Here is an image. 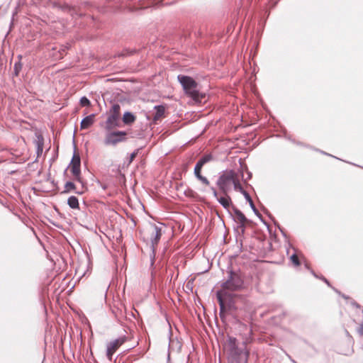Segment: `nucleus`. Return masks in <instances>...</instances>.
Returning <instances> with one entry per match:
<instances>
[{"label": "nucleus", "instance_id": "obj_38", "mask_svg": "<svg viewBox=\"0 0 363 363\" xmlns=\"http://www.w3.org/2000/svg\"><path fill=\"white\" fill-rule=\"evenodd\" d=\"M279 230H280V231L281 232L282 235H283L284 237H286V233L284 232V230H282L279 226Z\"/></svg>", "mask_w": 363, "mask_h": 363}, {"label": "nucleus", "instance_id": "obj_27", "mask_svg": "<svg viewBox=\"0 0 363 363\" xmlns=\"http://www.w3.org/2000/svg\"><path fill=\"white\" fill-rule=\"evenodd\" d=\"M82 106L88 107L91 106V101L86 96H82L79 100Z\"/></svg>", "mask_w": 363, "mask_h": 363}, {"label": "nucleus", "instance_id": "obj_26", "mask_svg": "<svg viewBox=\"0 0 363 363\" xmlns=\"http://www.w3.org/2000/svg\"><path fill=\"white\" fill-rule=\"evenodd\" d=\"M76 189V185L74 182L68 181L65 184V189L62 191L63 194H67Z\"/></svg>", "mask_w": 363, "mask_h": 363}, {"label": "nucleus", "instance_id": "obj_3", "mask_svg": "<svg viewBox=\"0 0 363 363\" xmlns=\"http://www.w3.org/2000/svg\"><path fill=\"white\" fill-rule=\"evenodd\" d=\"M235 337L229 336L228 338V356L233 363H247L249 352L245 347H239Z\"/></svg>", "mask_w": 363, "mask_h": 363}, {"label": "nucleus", "instance_id": "obj_35", "mask_svg": "<svg viewBox=\"0 0 363 363\" xmlns=\"http://www.w3.org/2000/svg\"><path fill=\"white\" fill-rule=\"evenodd\" d=\"M238 191H240L245 198H250V194L243 189V187L242 188V189H240Z\"/></svg>", "mask_w": 363, "mask_h": 363}, {"label": "nucleus", "instance_id": "obj_36", "mask_svg": "<svg viewBox=\"0 0 363 363\" xmlns=\"http://www.w3.org/2000/svg\"><path fill=\"white\" fill-rule=\"evenodd\" d=\"M43 151V147H36V154L37 156L39 157L42 155Z\"/></svg>", "mask_w": 363, "mask_h": 363}, {"label": "nucleus", "instance_id": "obj_39", "mask_svg": "<svg viewBox=\"0 0 363 363\" xmlns=\"http://www.w3.org/2000/svg\"><path fill=\"white\" fill-rule=\"evenodd\" d=\"M311 272L314 277H318V276L315 274L313 270L311 269Z\"/></svg>", "mask_w": 363, "mask_h": 363}, {"label": "nucleus", "instance_id": "obj_34", "mask_svg": "<svg viewBox=\"0 0 363 363\" xmlns=\"http://www.w3.org/2000/svg\"><path fill=\"white\" fill-rule=\"evenodd\" d=\"M211 191H212L213 194V196L216 199V200L218 201V199H219L218 197V194L217 192V190L216 189L215 187L213 186H211Z\"/></svg>", "mask_w": 363, "mask_h": 363}, {"label": "nucleus", "instance_id": "obj_19", "mask_svg": "<svg viewBox=\"0 0 363 363\" xmlns=\"http://www.w3.org/2000/svg\"><path fill=\"white\" fill-rule=\"evenodd\" d=\"M213 160V155L211 154H206L202 156L199 161L196 162V164L200 166L201 168L208 162L212 161Z\"/></svg>", "mask_w": 363, "mask_h": 363}, {"label": "nucleus", "instance_id": "obj_4", "mask_svg": "<svg viewBox=\"0 0 363 363\" xmlns=\"http://www.w3.org/2000/svg\"><path fill=\"white\" fill-rule=\"evenodd\" d=\"M222 289L220 291H235L245 287L242 274L239 271H234L230 269L228 271L227 279L221 284Z\"/></svg>", "mask_w": 363, "mask_h": 363}, {"label": "nucleus", "instance_id": "obj_15", "mask_svg": "<svg viewBox=\"0 0 363 363\" xmlns=\"http://www.w3.org/2000/svg\"><path fill=\"white\" fill-rule=\"evenodd\" d=\"M94 117H95V114L91 113V114L86 116L85 118H84L82 120L81 123H80L81 129H87L90 126H91L94 122Z\"/></svg>", "mask_w": 363, "mask_h": 363}, {"label": "nucleus", "instance_id": "obj_42", "mask_svg": "<svg viewBox=\"0 0 363 363\" xmlns=\"http://www.w3.org/2000/svg\"><path fill=\"white\" fill-rule=\"evenodd\" d=\"M105 11H106V9H104V8H102V9H101V12H105Z\"/></svg>", "mask_w": 363, "mask_h": 363}, {"label": "nucleus", "instance_id": "obj_2", "mask_svg": "<svg viewBox=\"0 0 363 363\" xmlns=\"http://www.w3.org/2000/svg\"><path fill=\"white\" fill-rule=\"evenodd\" d=\"M177 79L182 85L184 93L195 102L201 103L206 98V94L198 90V83L191 77L179 74Z\"/></svg>", "mask_w": 363, "mask_h": 363}, {"label": "nucleus", "instance_id": "obj_30", "mask_svg": "<svg viewBox=\"0 0 363 363\" xmlns=\"http://www.w3.org/2000/svg\"><path fill=\"white\" fill-rule=\"evenodd\" d=\"M245 169H246V172H247V177L246 178H244V174H242V179L244 180V182H246L247 180H250L251 178H252V172H250L248 169H247V167H245Z\"/></svg>", "mask_w": 363, "mask_h": 363}, {"label": "nucleus", "instance_id": "obj_5", "mask_svg": "<svg viewBox=\"0 0 363 363\" xmlns=\"http://www.w3.org/2000/svg\"><path fill=\"white\" fill-rule=\"evenodd\" d=\"M236 176L235 172L233 169H226L219 173L216 184L223 194L228 193L229 186L233 184Z\"/></svg>", "mask_w": 363, "mask_h": 363}, {"label": "nucleus", "instance_id": "obj_17", "mask_svg": "<svg viewBox=\"0 0 363 363\" xmlns=\"http://www.w3.org/2000/svg\"><path fill=\"white\" fill-rule=\"evenodd\" d=\"M122 120V122L125 124V125H131L132 123H133L135 120H136V117L130 111H125L123 115V117L121 118Z\"/></svg>", "mask_w": 363, "mask_h": 363}, {"label": "nucleus", "instance_id": "obj_40", "mask_svg": "<svg viewBox=\"0 0 363 363\" xmlns=\"http://www.w3.org/2000/svg\"><path fill=\"white\" fill-rule=\"evenodd\" d=\"M318 151H319L320 152H321L322 154H323V155H330V154H328V153H326V152H324V151H322V150H318Z\"/></svg>", "mask_w": 363, "mask_h": 363}, {"label": "nucleus", "instance_id": "obj_37", "mask_svg": "<svg viewBox=\"0 0 363 363\" xmlns=\"http://www.w3.org/2000/svg\"><path fill=\"white\" fill-rule=\"evenodd\" d=\"M320 279L321 280H323V281L325 284H327L328 286H330V282L328 281V280L326 278H325L324 277H323V276H322L321 277H320Z\"/></svg>", "mask_w": 363, "mask_h": 363}, {"label": "nucleus", "instance_id": "obj_22", "mask_svg": "<svg viewBox=\"0 0 363 363\" xmlns=\"http://www.w3.org/2000/svg\"><path fill=\"white\" fill-rule=\"evenodd\" d=\"M138 50L136 49L125 48L118 54L119 57H125L135 55Z\"/></svg>", "mask_w": 363, "mask_h": 363}, {"label": "nucleus", "instance_id": "obj_10", "mask_svg": "<svg viewBox=\"0 0 363 363\" xmlns=\"http://www.w3.org/2000/svg\"><path fill=\"white\" fill-rule=\"evenodd\" d=\"M89 5L90 3L89 1H84L79 6H72L66 2H64L61 5L60 10L65 13L70 14V16L74 18L82 16V14L81 13L80 10L82 6L85 7Z\"/></svg>", "mask_w": 363, "mask_h": 363}, {"label": "nucleus", "instance_id": "obj_25", "mask_svg": "<svg viewBox=\"0 0 363 363\" xmlns=\"http://www.w3.org/2000/svg\"><path fill=\"white\" fill-rule=\"evenodd\" d=\"M35 144L36 147H43L44 146V138L41 133H35Z\"/></svg>", "mask_w": 363, "mask_h": 363}, {"label": "nucleus", "instance_id": "obj_46", "mask_svg": "<svg viewBox=\"0 0 363 363\" xmlns=\"http://www.w3.org/2000/svg\"><path fill=\"white\" fill-rule=\"evenodd\" d=\"M242 246V242L240 241V247Z\"/></svg>", "mask_w": 363, "mask_h": 363}, {"label": "nucleus", "instance_id": "obj_29", "mask_svg": "<svg viewBox=\"0 0 363 363\" xmlns=\"http://www.w3.org/2000/svg\"><path fill=\"white\" fill-rule=\"evenodd\" d=\"M233 184L234 189L235 191H239L240 189H242V186L240 184L238 179L237 178V177L235 178V179H234L233 182Z\"/></svg>", "mask_w": 363, "mask_h": 363}, {"label": "nucleus", "instance_id": "obj_21", "mask_svg": "<svg viewBox=\"0 0 363 363\" xmlns=\"http://www.w3.org/2000/svg\"><path fill=\"white\" fill-rule=\"evenodd\" d=\"M246 201L249 203V205L251 208V209L252 210V211L254 212V213L262 220L263 221V219H262V215L261 213L259 212V211L257 210V208H256L251 196H250V198H245Z\"/></svg>", "mask_w": 363, "mask_h": 363}, {"label": "nucleus", "instance_id": "obj_23", "mask_svg": "<svg viewBox=\"0 0 363 363\" xmlns=\"http://www.w3.org/2000/svg\"><path fill=\"white\" fill-rule=\"evenodd\" d=\"M18 61L16 62L14 64V66H13V75L16 76V77L18 76V74L22 69V67H23V65L21 62L22 56L21 55H18Z\"/></svg>", "mask_w": 363, "mask_h": 363}, {"label": "nucleus", "instance_id": "obj_12", "mask_svg": "<svg viewBox=\"0 0 363 363\" xmlns=\"http://www.w3.org/2000/svg\"><path fill=\"white\" fill-rule=\"evenodd\" d=\"M101 126L104 128L105 131L112 130L115 128H121L122 127L121 117L108 114L106 121L101 123Z\"/></svg>", "mask_w": 363, "mask_h": 363}, {"label": "nucleus", "instance_id": "obj_11", "mask_svg": "<svg viewBox=\"0 0 363 363\" xmlns=\"http://www.w3.org/2000/svg\"><path fill=\"white\" fill-rule=\"evenodd\" d=\"M126 341L125 336L119 337L117 339H115L107 344L106 346V357L107 358L111 361L113 354L116 352V350Z\"/></svg>", "mask_w": 363, "mask_h": 363}, {"label": "nucleus", "instance_id": "obj_45", "mask_svg": "<svg viewBox=\"0 0 363 363\" xmlns=\"http://www.w3.org/2000/svg\"><path fill=\"white\" fill-rule=\"evenodd\" d=\"M68 168H69L68 167H66V169H65V172H67V169H68Z\"/></svg>", "mask_w": 363, "mask_h": 363}, {"label": "nucleus", "instance_id": "obj_47", "mask_svg": "<svg viewBox=\"0 0 363 363\" xmlns=\"http://www.w3.org/2000/svg\"><path fill=\"white\" fill-rule=\"evenodd\" d=\"M346 333H347V335H350V334H349V332H348L347 330H346Z\"/></svg>", "mask_w": 363, "mask_h": 363}, {"label": "nucleus", "instance_id": "obj_20", "mask_svg": "<svg viewBox=\"0 0 363 363\" xmlns=\"http://www.w3.org/2000/svg\"><path fill=\"white\" fill-rule=\"evenodd\" d=\"M67 205L72 209H79V203L77 197L71 196L67 199Z\"/></svg>", "mask_w": 363, "mask_h": 363}, {"label": "nucleus", "instance_id": "obj_6", "mask_svg": "<svg viewBox=\"0 0 363 363\" xmlns=\"http://www.w3.org/2000/svg\"><path fill=\"white\" fill-rule=\"evenodd\" d=\"M128 135V133L123 130H106L104 145L116 146L120 143L125 142Z\"/></svg>", "mask_w": 363, "mask_h": 363}, {"label": "nucleus", "instance_id": "obj_14", "mask_svg": "<svg viewBox=\"0 0 363 363\" xmlns=\"http://www.w3.org/2000/svg\"><path fill=\"white\" fill-rule=\"evenodd\" d=\"M218 202L228 211L230 216H232L231 210L235 206L233 204L231 198L228 195V193L224 194V196H220L218 199Z\"/></svg>", "mask_w": 363, "mask_h": 363}, {"label": "nucleus", "instance_id": "obj_31", "mask_svg": "<svg viewBox=\"0 0 363 363\" xmlns=\"http://www.w3.org/2000/svg\"><path fill=\"white\" fill-rule=\"evenodd\" d=\"M130 137L131 138H141L143 137V133H142V132L138 131V132H137V133H130Z\"/></svg>", "mask_w": 363, "mask_h": 363}, {"label": "nucleus", "instance_id": "obj_41", "mask_svg": "<svg viewBox=\"0 0 363 363\" xmlns=\"http://www.w3.org/2000/svg\"><path fill=\"white\" fill-rule=\"evenodd\" d=\"M75 193L77 194H82L83 191H76Z\"/></svg>", "mask_w": 363, "mask_h": 363}, {"label": "nucleus", "instance_id": "obj_7", "mask_svg": "<svg viewBox=\"0 0 363 363\" xmlns=\"http://www.w3.org/2000/svg\"><path fill=\"white\" fill-rule=\"evenodd\" d=\"M173 3V1H166L165 0H139L137 6H132L125 4V7L130 11H135L150 7L157 8L160 6L170 5Z\"/></svg>", "mask_w": 363, "mask_h": 363}, {"label": "nucleus", "instance_id": "obj_44", "mask_svg": "<svg viewBox=\"0 0 363 363\" xmlns=\"http://www.w3.org/2000/svg\"><path fill=\"white\" fill-rule=\"evenodd\" d=\"M68 168H69L68 167H66V169H65V172H67V169H68Z\"/></svg>", "mask_w": 363, "mask_h": 363}, {"label": "nucleus", "instance_id": "obj_1", "mask_svg": "<svg viewBox=\"0 0 363 363\" xmlns=\"http://www.w3.org/2000/svg\"><path fill=\"white\" fill-rule=\"evenodd\" d=\"M216 298L220 306L219 315L222 322L240 325L245 311L237 301V296L228 291H218Z\"/></svg>", "mask_w": 363, "mask_h": 363}, {"label": "nucleus", "instance_id": "obj_43", "mask_svg": "<svg viewBox=\"0 0 363 363\" xmlns=\"http://www.w3.org/2000/svg\"><path fill=\"white\" fill-rule=\"evenodd\" d=\"M305 266H306V267L307 269H309V267L308 266V264H305Z\"/></svg>", "mask_w": 363, "mask_h": 363}, {"label": "nucleus", "instance_id": "obj_33", "mask_svg": "<svg viewBox=\"0 0 363 363\" xmlns=\"http://www.w3.org/2000/svg\"><path fill=\"white\" fill-rule=\"evenodd\" d=\"M61 5H62V3H60L59 1H54L52 3V8L57 9L60 10L61 9Z\"/></svg>", "mask_w": 363, "mask_h": 363}, {"label": "nucleus", "instance_id": "obj_9", "mask_svg": "<svg viewBox=\"0 0 363 363\" xmlns=\"http://www.w3.org/2000/svg\"><path fill=\"white\" fill-rule=\"evenodd\" d=\"M231 212L232 216H230L235 222L238 223V229H240L241 234L244 235L246 228L245 225L248 222L247 218L244 213L235 206L233 207Z\"/></svg>", "mask_w": 363, "mask_h": 363}, {"label": "nucleus", "instance_id": "obj_28", "mask_svg": "<svg viewBox=\"0 0 363 363\" xmlns=\"http://www.w3.org/2000/svg\"><path fill=\"white\" fill-rule=\"evenodd\" d=\"M290 260L292 262V263L298 267L301 264V262L298 257V256L296 255V253H294L291 257H290Z\"/></svg>", "mask_w": 363, "mask_h": 363}, {"label": "nucleus", "instance_id": "obj_32", "mask_svg": "<svg viewBox=\"0 0 363 363\" xmlns=\"http://www.w3.org/2000/svg\"><path fill=\"white\" fill-rule=\"evenodd\" d=\"M139 150H140V149H137L130 154V161H129L130 162H133V160L135 158V157L138 154Z\"/></svg>", "mask_w": 363, "mask_h": 363}, {"label": "nucleus", "instance_id": "obj_24", "mask_svg": "<svg viewBox=\"0 0 363 363\" xmlns=\"http://www.w3.org/2000/svg\"><path fill=\"white\" fill-rule=\"evenodd\" d=\"M109 115H115L121 117V105L118 103L113 104L109 111Z\"/></svg>", "mask_w": 363, "mask_h": 363}, {"label": "nucleus", "instance_id": "obj_16", "mask_svg": "<svg viewBox=\"0 0 363 363\" xmlns=\"http://www.w3.org/2000/svg\"><path fill=\"white\" fill-rule=\"evenodd\" d=\"M201 169L202 168L196 164L194 169V174L196 178L200 182H201L202 184L205 185H209V181L208 180V179L201 175Z\"/></svg>", "mask_w": 363, "mask_h": 363}, {"label": "nucleus", "instance_id": "obj_8", "mask_svg": "<svg viewBox=\"0 0 363 363\" xmlns=\"http://www.w3.org/2000/svg\"><path fill=\"white\" fill-rule=\"evenodd\" d=\"M68 167L70 168L74 179L82 184V179L81 177V158L79 155L77 154L75 151L74 152Z\"/></svg>", "mask_w": 363, "mask_h": 363}, {"label": "nucleus", "instance_id": "obj_18", "mask_svg": "<svg viewBox=\"0 0 363 363\" xmlns=\"http://www.w3.org/2000/svg\"><path fill=\"white\" fill-rule=\"evenodd\" d=\"M155 112L153 114V121L156 122L160 120L164 114L165 108L163 105H157L154 107Z\"/></svg>", "mask_w": 363, "mask_h": 363}, {"label": "nucleus", "instance_id": "obj_13", "mask_svg": "<svg viewBox=\"0 0 363 363\" xmlns=\"http://www.w3.org/2000/svg\"><path fill=\"white\" fill-rule=\"evenodd\" d=\"M152 227L153 228V230L151 237V245L152 250L155 251V249L157 246L162 233L161 227L155 224H152Z\"/></svg>", "mask_w": 363, "mask_h": 363}]
</instances>
